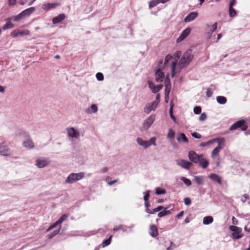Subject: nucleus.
Masks as SVG:
<instances>
[{
  "mask_svg": "<svg viewBox=\"0 0 250 250\" xmlns=\"http://www.w3.org/2000/svg\"><path fill=\"white\" fill-rule=\"evenodd\" d=\"M184 203L187 206H189L191 204V200L188 197L185 198L184 199Z\"/></svg>",
  "mask_w": 250,
  "mask_h": 250,
  "instance_id": "55",
  "label": "nucleus"
},
{
  "mask_svg": "<svg viewBox=\"0 0 250 250\" xmlns=\"http://www.w3.org/2000/svg\"><path fill=\"white\" fill-rule=\"evenodd\" d=\"M90 108L92 110V111H91L90 109H86V112L87 113H89V114H90L92 112L93 113H96L98 111V107H97V106L96 104H92L91 105V107H90Z\"/></svg>",
  "mask_w": 250,
  "mask_h": 250,
  "instance_id": "33",
  "label": "nucleus"
},
{
  "mask_svg": "<svg viewBox=\"0 0 250 250\" xmlns=\"http://www.w3.org/2000/svg\"><path fill=\"white\" fill-rule=\"evenodd\" d=\"M60 229H61V227H60L58 230H55L52 233L49 234L48 235V238L49 239H51L53 237H54L55 235H56L59 232Z\"/></svg>",
  "mask_w": 250,
  "mask_h": 250,
  "instance_id": "44",
  "label": "nucleus"
},
{
  "mask_svg": "<svg viewBox=\"0 0 250 250\" xmlns=\"http://www.w3.org/2000/svg\"><path fill=\"white\" fill-rule=\"evenodd\" d=\"M194 113L196 114H199L201 112V108L200 106H196L193 109Z\"/></svg>",
  "mask_w": 250,
  "mask_h": 250,
  "instance_id": "53",
  "label": "nucleus"
},
{
  "mask_svg": "<svg viewBox=\"0 0 250 250\" xmlns=\"http://www.w3.org/2000/svg\"><path fill=\"white\" fill-rule=\"evenodd\" d=\"M191 29L189 27L185 29L181 33L180 36L177 38V42H180L184 40L190 33Z\"/></svg>",
  "mask_w": 250,
  "mask_h": 250,
  "instance_id": "13",
  "label": "nucleus"
},
{
  "mask_svg": "<svg viewBox=\"0 0 250 250\" xmlns=\"http://www.w3.org/2000/svg\"><path fill=\"white\" fill-rule=\"evenodd\" d=\"M166 193V190L163 188H156V194L157 195L164 194Z\"/></svg>",
  "mask_w": 250,
  "mask_h": 250,
  "instance_id": "39",
  "label": "nucleus"
},
{
  "mask_svg": "<svg viewBox=\"0 0 250 250\" xmlns=\"http://www.w3.org/2000/svg\"><path fill=\"white\" fill-rule=\"evenodd\" d=\"M120 229H122L124 231H125V229H124V226L123 225H120V226H115L113 228V230L115 231H117V230H120Z\"/></svg>",
  "mask_w": 250,
  "mask_h": 250,
  "instance_id": "56",
  "label": "nucleus"
},
{
  "mask_svg": "<svg viewBox=\"0 0 250 250\" xmlns=\"http://www.w3.org/2000/svg\"><path fill=\"white\" fill-rule=\"evenodd\" d=\"M198 163H199L200 166L204 169L207 168L209 165L208 162L206 159L203 158V155L202 157H201L199 159Z\"/></svg>",
  "mask_w": 250,
  "mask_h": 250,
  "instance_id": "22",
  "label": "nucleus"
},
{
  "mask_svg": "<svg viewBox=\"0 0 250 250\" xmlns=\"http://www.w3.org/2000/svg\"><path fill=\"white\" fill-rule=\"evenodd\" d=\"M177 140L179 143H182V142L188 143V138L186 136L185 134L183 133H180V134L177 138Z\"/></svg>",
  "mask_w": 250,
  "mask_h": 250,
  "instance_id": "26",
  "label": "nucleus"
},
{
  "mask_svg": "<svg viewBox=\"0 0 250 250\" xmlns=\"http://www.w3.org/2000/svg\"><path fill=\"white\" fill-rule=\"evenodd\" d=\"M23 146L24 147L28 148V149H31L34 148V145L33 142L30 140L28 139L23 142Z\"/></svg>",
  "mask_w": 250,
  "mask_h": 250,
  "instance_id": "25",
  "label": "nucleus"
},
{
  "mask_svg": "<svg viewBox=\"0 0 250 250\" xmlns=\"http://www.w3.org/2000/svg\"><path fill=\"white\" fill-rule=\"evenodd\" d=\"M181 51H177L175 53L172 57L173 59H175V61H172L171 63V76L174 77L175 76V74L177 73V66H178V62L177 60L180 58L181 56Z\"/></svg>",
  "mask_w": 250,
  "mask_h": 250,
  "instance_id": "5",
  "label": "nucleus"
},
{
  "mask_svg": "<svg viewBox=\"0 0 250 250\" xmlns=\"http://www.w3.org/2000/svg\"><path fill=\"white\" fill-rule=\"evenodd\" d=\"M165 86H168V85L169 86H171L170 79L168 78V76H167L166 78L165 82Z\"/></svg>",
  "mask_w": 250,
  "mask_h": 250,
  "instance_id": "58",
  "label": "nucleus"
},
{
  "mask_svg": "<svg viewBox=\"0 0 250 250\" xmlns=\"http://www.w3.org/2000/svg\"><path fill=\"white\" fill-rule=\"evenodd\" d=\"M156 138L155 137L151 138L148 141L144 140L142 138L138 137L136 139L137 143L141 146L143 147L144 148L146 149L150 146L153 145L156 146Z\"/></svg>",
  "mask_w": 250,
  "mask_h": 250,
  "instance_id": "2",
  "label": "nucleus"
},
{
  "mask_svg": "<svg viewBox=\"0 0 250 250\" xmlns=\"http://www.w3.org/2000/svg\"><path fill=\"white\" fill-rule=\"evenodd\" d=\"M35 10L34 7H31L30 8H27L22 12H21V14L24 17V18L29 16L31 14H32Z\"/></svg>",
  "mask_w": 250,
  "mask_h": 250,
  "instance_id": "23",
  "label": "nucleus"
},
{
  "mask_svg": "<svg viewBox=\"0 0 250 250\" xmlns=\"http://www.w3.org/2000/svg\"><path fill=\"white\" fill-rule=\"evenodd\" d=\"M223 143L219 142L218 146L215 147L211 152V157L214 158L218 155L219 152L221 151L222 147L221 145Z\"/></svg>",
  "mask_w": 250,
  "mask_h": 250,
  "instance_id": "21",
  "label": "nucleus"
},
{
  "mask_svg": "<svg viewBox=\"0 0 250 250\" xmlns=\"http://www.w3.org/2000/svg\"><path fill=\"white\" fill-rule=\"evenodd\" d=\"M155 120V115L151 114L147 119H146L143 122V127L144 129H148L151 125L153 124Z\"/></svg>",
  "mask_w": 250,
  "mask_h": 250,
  "instance_id": "9",
  "label": "nucleus"
},
{
  "mask_svg": "<svg viewBox=\"0 0 250 250\" xmlns=\"http://www.w3.org/2000/svg\"><path fill=\"white\" fill-rule=\"evenodd\" d=\"M173 59L172 56H171L170 55H167L166 56L165 59V62H164V66H166L168 64L169 62Z\"/></svg>",
  "mask_w": 250,
  "mask_h": 250,
  "instance_id": "42",
  "label": "nucleus"
},
{
  "mask_svg": "<svg viewBox=\"0 0 250 250\" xmlns=\"http://www.w3.org/2000/svg\"><path fill=\"white\" fill-rule=\"evenodd\" d=\"M14 27V24L10 21H7L6 24L2 27L3 30H6L8 29L12 28Z\"/></svg>",
  "mask_w": 250,
  "mask_h": 250,
  "instance_id": "34",
  "label": "nucleus"
},
{
  "mask_svg": "<svg viewBox=\"0 0 250 250\" xmlns=\"http://www.w3.org/2000/svg\"><path fill=\"white\" fill-rule=\"evenodd\" d=\"M167 209V208H165L164 207L160 206H158V207H157L156 208H155L153 209V212H156L160 211V210H161L162 209Z\"/></svg>",
  "mask_w": 250,
  "mask_h": 250,
  "instance_id": "54",
  "label": "nucleus"
},
{
  "mask_svg": "<svg viewBox=\"0 0 250 250\" xmlns=\"http://www.w3.org/2000/svg\"><path fill=\"white\" fill-rule=\"evenodd\" d=\"M217 23L215 22L211 26V28L209 31V33H213L217 29Z\"/></svg>",
  "mask_w": 250,
  "mask_h": 250,
  "instance_id": "48",
  "label": "nucleus"
},
{
  "mask_svg": "<svg viewBox=\"0 0 250 250\" xmlns=\"http://www.w3.org/2000/svg\"><path fill=\"white\" fill-rule=\"evenodd\" d=\"M144 199L145 201H148L150 196V191L148 190L145 192H144Z\"/></svg>",
  "mask_w": 250,
  "mask_h": 250,
  "instance_id": "50",
  "label": "nucleus"
},
{
  "mask_svg": "<svg viewBox=\"0 0 250 250\" xmlns=\"http://www.w3.org/2000/svg\"><path fill=\"white\" fill-rule=\"evenodd\" d=\"M213 221V218L211 216H206L203 218V223L204 225H209Z\"/></svg>",
  "mask_w": 250,
  "mask_h": 250,
  "instance_id": "30",
  "label": "nucleus"
},
{
  "mask_svg": "<svg viewBox=\"0 0 250 250\" xmlns=\"http://www.w3.org/2000/svg\"><path fill=\"white\" fill-rule=\"evenodd\" d=\"M59 5V4L57 2L46 3H44L42 5V8L45 11H48L51 9L56 8L57 6H58Z\"/></svg>",
  "mask_w": 250,
  "mask_h": 250,
  "instance_id": "17",
  "label": "nucleus"
},
{
  "mask_svg": "<svg viewBox=\"0 0 250 250\" xmlns=\"http://www.w3.org/2000/svg\"><path fill=\"white\" fill-rule=\"evenodd\" d=\"M193 180L198 185H203L204 183V177L203 176H195Z\"/></svg>",
  "mask_w": 250,
  "mask_h": 250,
  "instance_id": "28",
  "label": "nucleus"
},
{
  "mask_svg": "<svg viewBox=\"0 0 250 250\" xmlns=\"http://www.w3.org/2000/svg\"><path fill=\"white\" fill-rule=\"evenodd\" d=\"M50 163V160L46 157H39L36 160L35 165L40 168H43Z\"/></svg>",
  "mask_w": 250,
  "mask_h": 250,
  "instance_id": "6",
  "label": "nucleus"
},
{
  "mask_svg": "<svg viewBox=\"0 0 250 250\" xmlns=\"http://www.w3.org/2000/svg\"><path fill=\"white\" fill-rule=\"evenodd\" d=\"M209 177L211 180L216 181L220 184L221 183L220 177L216 174L212 173L209 175Z\"/></svg>",
  "mask_w": 250,
  "mask_h": 250,
  "instance_id": "27",
  "label": "nucleus"
},
{
  "mask_svg": "<svg viewBox=\"0 0 250 250\" xmlns=\"http://www.w3.org/2000/svg\"><path fill=\"white\" fill-rule=\"evenodd\" d=\"M148 84L149 85V87L151 89V91L153 93H156L157 92L159 91L161 89H162L163 86L162 84L157 85L155 86L154 84L150 81L148 82Z\"/></svg>",
  "mask_w": 250,
  "mask_h": 250,
  "instance_id": "16",
  "label": "nucleus"
},
{
  "mask_svg": "<svg viewBox=\"0 0 250 250\" xmlns=\"http://www.w3.org/2000/svg\"><path fill=\"white\" fill-rule=\"evenodd\" d=\"M165 210L163 211L160 212L158 214V216L160 218H161L163 216H166L167 215H169L171 213V212L170 210H166V209H164Z\"/></svg>",
  "mask_w": 250,
  "mask_h": 250,
  "instance_id": "36",
  "label": "nucleus"
},
{
  "mask_svg": "<svg viewBox=\"0 0 250 250\" xmlns=\"http://www.w3.org/2000/svg\"><path fill=\"white\" fill-rule=\"evenodd\" d=\"M0 154L3 156H8L10 154L9 148L4 143L0 144Z\"/></svg>",
  "mask_w": 250,
  "mask_h": 250,
  "instance_id": "14",
  "label": "nucleus"
},
{
  "mask_svg": "<svg viewBox=\"0 0 250 250\" xmlns=\"http://www.w3.org/2000/svg\"><path fill=\"white\" fill-rule=\"evenodd\" d=\"M171 86H165V97H168L170 91Z\"/></svg>",
  "mask_w": 250,
  "mask_h": 250,
  "instance_id": "46",
  "label": "nucleus"
},
{
  "mask_svg": "<svg viewBox=\"0 0 250 250\" xmlns=\"http://www.w3.org/2000/svg\"><path fill=\"white\" fill-rule=\"evenodd\" d=\"M175 136V132L173 131L172 129H169L168 130V132L167 135V137L171 139H173Z\"/></svg>",
  "mask_w": 250,
  "mask_h": 250,
  "instance_id": "43",
  "label": "nucleus"
},
{
  "mask_svg": "<svg viewBox=\"0 0 250 250\" xmlns=\"http://www.w3.org/2000/svg\"><path fill=\"white\" fill-rule=\"evenodd\" d=\"M150 235L153 237H156L158 235V231L156 226L152 225L150 226Z\"/></svg>",
  "mask_w": 250,
  "mask_h": 250,
  "instance_id": "24",
  "label": "nucleus"
},
{
  "mask_svg": "<svg viewBox=\"0 0 250 250\" xmlns=\"http://www.w3.org/2000/svg\"><path fill=\"white\" fill-rule=\"evenodd\" d=\"M180 179L184 182V183L186 185H187L188 187L190 186L191 185V182L190 181V180L185 177H181L180 178Z\"/></svg>",
  "mask_w": 250,
  "mask_h": 250,
  "instance_id": "35",
  "label": "nucleus"
},
{
  "mask_svg": "<svg viewBox=\"0 0 250 250\" xmlns=\"http://www.w3.org/2000/svg\"><path fill=\"white\" fill-rule=\"evenodd\" d=\"M36 0H20V3L21 5H24L28 3V5H31Z\"/></svg>",
  "mask_w": 250,
  "mask_h": 250,
  "instance_id": "38",
  "label": "nucleus"
},
{
  "mask_svg": "<svg viewBox=\"0 0 250 250\" xmlns=\"http://www.w3.org/2000/svg\"><path fill=\"white\" fill-rule=\"evenodd\" d=\"M16 0H8V3L10 5H14L16 3Z\"/></svg>",
  "mask_w": 250,
  "mask_h": 250,
  "instance_id": "62",
  "label": "nucleus"
},
{
  "mask_svg": "<svg viewBox=\"0 0 250 250\" xmlns=\"http://www.w3.org/2000/svg\"><path fill=\"white\" fill-rule=\"evenodd\" d=\"M174 103L173 100H171L170 103V109H169V114L171 118L173 120L174 122L176 121V118L173 114V108L174 107Z\"/></svg>",
  "mask_w": 250,
  "mask_h": 250,
  "instance_id": "29",
  "label": "nucleus"
},
{
  "mask_svg": "<svg viewBox=\"0 0 250 250\" xmlns=\"http://www.w3.org/2000/svg\"><path fill=\"white\" fill-rule=\"evenodd\" d=\"M224 141H225V140L224 138H215L214 139L209 140L207 142V144H208V145H209L212 144L215 142H217L219 144V142L224 143Z\"/></svg>",
  "mask_w": 250,
  "mask_h": 250,
  "instance_id": "31",
  "label": "nucleus"
},
{
  "mask_svg": "<svg viewBox=\"0 0 250 250\" xmlns=\"http://www.w3.org/2000/svg\"><path fill=\"white\" fill-rule=\"evenodd\" d=\"M24 18L21 13L19 14L17 16H16L14 19V21H17Z\"/></svg>",
  "mask_w": 250,
  "mask_h": 250,
  "instance_id": "47",
  "label": "nucleus"
},
{
  "mask_svg": "<svg viewBox=\"0 0 250 250\" xmlns=\"http://www.w3.org/2000/svg\"><path fill=\"white\" fill-rule=\"evenodd\" d=\"M60 224V223H58V221H57L53 225H51L46 230L47 231H49L55 228L57 225Z\"/></svg>",
  "mask_w": 250,
  "mask_h": 250,
  "instance_id": "52",
  "label": "nucleus"
},
{
  "mask_svg": "<svg viewBox=\"0 0 250 250\" xmlns=\"http://www.w3.org/2000/svg\"><path fill=\"white\" fill-rule=\"evenodd\" d=\"M158 4V0H152L149 3V9H151L152 8L157 5Z\"/></svg>",
  "mask_w": 250,
  "mask_h": 250,
  "instance_id": "37",
  "label": "nucleus"
},
{
  "mask_svg": "<svg viewBox=\"0 0 250 250\" xmlns=\"http://www.w3.org/2000/svg\"><path fill=\"white\" fill-rule=\"evenodd\" d=\"M158 105V102L153 101L147 104L144 108V111L146 114H149L151 111H154Z\"/></svg>",
  "mask_w": 250,
  "mask_h": 250,
  "instance_id": "10",
  "label": "nucleus"
},
{
  "mask_svg": "<svg viewBox=\"0 0 250 250\" xmlns=\"http://www.w3.org/2000/svg\"><path fill=\"white\" fill-rule=\"evenodd\" d=\"M217 102L221 104H224L227 103V98L224 96H219L216 97Z\"/></svg>",
  "mask_w": 250,
  "mask_h": 250,
  "instance_id": "32",
  "label": "nucleus"
},
{
  "mask_svg": "<svg viewBox=\"0 0 250 250\" xmlns=\"http://www.w3.org/2000/svg\"><path fill=\"white\" fill-rule=\"evenodd\" d=\"M84 176V173L83 172L79 173H70L65 180V182L67 184H72L77 181L82 179Z\"/></svg>",
  "mask_w": 250,
  "mask_h": 250,
  "instance_id": "3",
  "label": "nucleus"
},
{
  "mask_svg": "<svg viewBox=\"0 0 250 250\" xmlns=\"http://www.w3.org/2000/svg\"><path fill=\"white\" fill-rule=\"evenodd\" d=\"M229 229L232 231L231 237L234 240L239 239L243 237L242 229L238 227L230 226Z\"/></svg>",
  "mask_w": 250,
  "mask_h": 250,
  "instance_id": "4",
  "label": "nucleus"
},
{
  "mask_svg": "<svg viewBox=\"0 0 250 250\" xmlns=\"http://www.w3.org/2000/svg\"><path fill=\"white\" fill-rule=\"evenodd\" d=\"M155 75H156V80L157 82H161L163 81V78L164 77V74L161 70L160 68H159L156 70V71L155 72Z\"/></svg>",
  "mask_w": 250,
  "mask_h": 250,
  "instance_id": "20",
  "label": "nucleus"
},
{
  "mask_svg": "<svg viewBox=\"0 0 250 250\" xmlns=\"http://www.w3.org/2000/svg\"><path fill=\"white\" fill-rule=\"evenodd\" d=\"M188 157L191 162L197 164L201 157H202V154L198 155L194 151H190Z\"/></svg>",
  "mask_w": 250,
  "mask_h": 250,
  "instance_id": "12",
  "label": "nucleus"
},
{
  "mask_svg": "<svg viewBox=\"0 0 250 250\" xmlns=\"http://www.w3.org/2000/svg\"><path fill=\"white\" fill-rule=\"evenodd\" d=\"M60 224V223H58V221H57L53 225H51L46 230L47 231H49L55 228L57 225Z\"/></svg>",
  "mask_w": 250,
  "mask_h": 250,
  "instance_id": "51",
  "label": "nucleus"
},
{
  "mask_svg": "<svg viewBox=\"0 0 250 250\" xmlns=\"http://www.w3.org/2000/svg\"><path fill=\"white\" fill-rule=\"evenodd\" d=\"M198 15V13L197 12H192L185 18L184 21L186 22H190L195 20Z\"/></svg>",
  "mask_w": 250,
  "mask_h": 250,
  "instance_id": "18",
  "label": "nucleus"
},
{
  "mask_svg": "<svg viewBox=\"0 0 250 250\" xmlns=\"http://www.w3.org/2000/svg\"><path fill=\"white\" fill-rule=\"evenodd\" d=\"M212 95V92L209 88H208L206 91V95L208 97H210Z\"/></svg>",
  "mask_w": 250,
  "mask_h": 250,
  "instance_id": "60",
  "label": "nucleus"
},
{
  "mask_svg": "<svg viewBox=\"0 0 250 250\" xmlns=\"http://www.w3.org/2000/svg\"><path fill=\"white\" fill-rule=\"evenodd\" d=\"M96 77L97 79L99 81H103L104 80V75L102 73L98 72L96 74Z\"/></svg>",
  "mask_w": 250,
  "mask_h": 250,
  "instance_id": "45",
  "label": "nucleus"
},
{
  "mask_svg": "<svg viewBox=\"0 0 250 250\" xmlns=\"http://www.w3.org/2000/svg\"><path fill=\"white\" fill-rule=\"evenodd\" d=\"M192 59L193 55L191 54V50H188L183 54L178 63L177 72H180L184 67L188 66Z\"/></svg>",
  "mask_w": 250,
  "mask_h": 250,
  "instance_id": "1",
  "label": "nucleus"
},
{
  "mask_svg": "<svg viewBox=\"0 0 250 250\" xmlns=\"http://www.w3.org/2000/svg\"><path fill=\"white\" fill-rule=\"evenodd\" d=\"M65 18V16L64 14H59L57 17H54L52 19V22L54 24H57L61 22L62 21H63Z\"/></svg>",
  "mask_w": 250,
  "mask_h": 250,
  "instance_id": "19",
  "label": "nucleus"
},
{
  "mask_svg": "<svg viewBox=\"0 0 250 250\" xmlns=\"http://www.w3.org/2000/svg\"><path fill=\"white\" fill-rule=\"evenodd\" d=\"M67 136L69 138L78 139L80 136V133L73 127H69L66 128Z\"/></svg>",
  "mask_w": 250,
  "mask_h": 250,
  "instance_id": "8",
  "label": "nucleus"
},
{
  "mask_svg": "<svg viewBox=\"0 0 250 250\" xmlns=\"http://www.w3.org/2000/svg\"><path fill=\"white\" fill-rule=\"evenodd\" d=\"M241 128L242 131H246L247 129L248 126L245 125V121L241 120L233 124L229 128L230 130H235L238 128Z\"/></svg>",
  "mask_w": 250,
  "mask_h": 250,
  "instance_id": "7",
  "label": "nucleus"
},
{
  "mask_svg": "<svg viewBox=\"0 0 250 250\" xmlns=\"http://www.w3.org/2000/svg\"><path fill=\"white\" fill-rule=\"evenodd\" d=\"M117 182H118V180L116 179V180H114L113 181L107 182V184L109 186H111V185L114 184L115 183H117Z\"/></svg>",
  "mask_w": 250,
  "mask_h": 250,
  "instance_id": "64",
  "label": "nucleus"
},
{
  "mask_svg": "<svg viewBox=\"0 0 250 250\" xmlns=\"http://www.w3.org/2000/svg\"><path fill=\"white\" fill-rule=\"evenodd\" d=\"M176 162L178 166L187 170L189 169L192 165V163L183 159H178Z\"/></svg>",
  "mask_w": 250,
  "mask_h": 250,
  "instance_id": "11",
  "label": "nucleus"
},
{
  "mask_svg": "<svg viewBox=\"0 0 250 250\" xmlns=\"http://www.w3.org/2000/svg\"><path fill=\"white\" fill-rule=\"evenodd\" d=\"M229 14L231 17H234L236 15V12L233 7H229Z\"/></svg>",
  "mask_w": 250,
  "mask_h": 250,
  "instance_id": "41",
  "label": "nucleus"
},
{
  "mask_svg": "<svg viewBox=\"0 0 250 250\" xmlns=\"http://www.w3.org/2000/svg\"><path fill=\"white\" fill-rule=\"evenodd\" d=\"M207 118V115L205 113H203L201 114L199 118V120L200 121H205Z\"/></svg>",
  "mask_w": 250,
  "mask_h": 250,
  "instance_id": "57",
  "label": "nucleus"
},
{
  "mask_svg": "<svg viewBox=\"0 0 250 250\" xmlns=\"http://www.w3.org/2000/svg\"><path fill=\"white\" fill-rule=\"evenodd\" d=\"M249 198V196L248 194H244L242 198H241V201L243 203H244L246 202V201L247 200V199H248Z\"/></svg>",
  "mask_w": 250,
  "mask_h": 250,
  "instance_id": "61",
  "label": "nucleus"
},
{
  "mask_svg": "<svg viewBox=\"0 0 250 250\" xmlns=\"http://www.w3.org/2000/svg\"><path fill=\"white\" fill-rule=\"evenodd\" d=\"M30 33L28 30H24L22 31L15 30L11 33V35L14 38L17 37L18 36H23L25 35H29Z\"/></svg>",
  "mask_w": 250,
  "mask_h": 250,
  "instance_id": "15",
  "label": "nucleus"
},
{
  "mask_svg": "<svg viewBox=\"0 0 250 250\" xmlns=\"http://www.w3.org/2000/svg\"><path fill=\"white\" fill-rule=\"evenodd\" d=\"M112 236H110L109 238L107 239L104 240L102 243V245L103 247L107 246L109 245L111 243V240Z\"/></svg>",
  "mask_w": 250,
  "mask_h": 250,
  "instance_id": "40",
  "label": "nucleus"
},
{
  "mask_svg": "<svg viewBox=\"0 0 250 250\" xmlns=\"http://www.w3.org/2000/svg\"><path fill=\"white\" fill-rule=\"evenodd\" d=\"M191 135L193 137L196 138V139H200L201 138V135L196 132L192 133Z\"/></svg>",
  "mask_w": 250,
  "mask_h": 250,
  "instance_id": "59",
  "label": "nucleus"
},
{
  "mask_svg": "<svg viewBox=\"0 0 250 250\" xmlns=\"http://www.w3.org/2000/svg\"><path fill=\"white\" fill-rule=\"evenodd\" d=\"M67 217V215L65 214H63L58 220V223L61 224L62 222L66 220Z\"/></svg>",
  "mask_w": 250,
  "mask_h": 250,
  "instance_id": "49",
  "label": "nucleus"
},
{
  "mask_svg": "<svg viewBox=\"0 0 250 250\" xmlns=\"http://www.w3.org/2000/svg\"><path fill=\"white\" fill-rule=\"evenodd\" d=\"M236 1L235 0H231L230 1L229 7H233V6L235 4Z\"/></svg>",
  "mask_w": 250,
  "mask_h": 250,
  "instance_id": "63",
  "label": "nucleus"
}]
</instances>
